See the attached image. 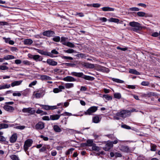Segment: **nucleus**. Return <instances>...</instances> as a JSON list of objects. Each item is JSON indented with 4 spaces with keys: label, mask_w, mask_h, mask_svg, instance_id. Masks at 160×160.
Returning <instances> with one entry per match:
<instances>
[{
    "label": "nucleus",
    "mask_w": 160,
    "mask_h": 160,
    "mask_svg": "<svg viewBox=\"0 0 160 160\" xmlns=\"http://www.w3.org/2000/svg\"><path fill=\"white\" fill-rule=\"evenodd\" d=\"M129 25L132 27V30L136 32H138V31L141 30L142 29L145 28L144 27L142 26L140 23L134 21L130 22Z\"/></svg>",
    "instance_id": "f257e3e1"
},
{
    "label": "nucleus",
    "mask_w": 160,
    "mask_h": 160,
    "mask_svg": "<svg viewBox=\"0 0 160 160\" xmlns=\"http://www.w3.org/2000/svg\"><path fill=\"white\" fill-rule=\"evenodd\" d=\"M71 74L72 75L77 77L79 78H82L85 80L90 81L93 80L94 78L93 77L84 75L82 72H72Z\"/></svg>",
    "instance_id": "f03ea898"
},
{
    "label": "nucleus",
    "mask_w": 160,
    "mask_h": 160,
    "mask_svg": "<svg viewBox=\"0 0 160 160\" xmlns=\"http://www.w3.org/2000/svg\"><path fill=\"white\" fill-rule=\"evenodd\" d=\"M45 91L42 89L38 90L34 92L33 96L36 98H42L44 95Z\"/></svg>",
    "instance_id": "7ed1b4c3"
},
{
    "label": "nucleus",
    "mask_w": 160,
    "mask_h": 160,
    "mask_svg": "<svg viewBox=\"0 0 160 160\" xmlns=\"http://www.w3.org/2000/svg\"><path fill=\"white\" fill-rule=\"evenodd\" d=\"M32 142V140L30 139H28L25 141L24 145V149L25 152H26L28 148L31 146Z\"/></svg>",
    "instance_id": "20e7f679"
},
{
    "label": "nucleus",
    "mask_w": 160,
    "mask_h": 160,
    "mask_svg": "<svg viewBox=\"0 0 160 160\" xmlns=\"http://www.w3.org/2000/svg\"><path fill=\"white\" fill-rule=\"evenodd\" d=\"M97 110V107L96 106L91 107L88 110L84 112V114L87 115H90L93 112H95Z\"/></svg>",
    "instance_id": "39448f33"
},
{
    "label": "nucleus",
    "mask_w": 160,
    "mask_h": 160,
    "mask_svg": "<svg viewBox=\"0 0 160 160\" xmlns=\"http://www.w3.org/2000/svg\"><path fill=\"white\" fill-rule=\"evenodd\" d=\"M22 111L24 113H28L29 114L32 115L35 112L34 110H33L31 108H24L22 109Z\"/></svg>",
    "instance_id": "423d86ee"
},
{
    "label": "nucleus",
    "mask_w": 160,
    "mask_h": 160,
    "mask_svg": "<svg viewBox=\"0 0 160 160\" xmlns=\"http://www.w3.org/2000/svg\"><path fill=\"white\" fill-rule=\"evenodd\" d=\"M38 104L42 107L43 109L47 110H53L57 108V107L56 106H50L46 105H43L42 104Z\"/></svg>",
    "instance_id": "0eeeda50"
},
{
    "label": "nucleus",
    "mask_w": 160,
    "mask_h": 160,
    "mask_svg": "<svg viewBox=\"0 0 160 160\" xmlns=\"http://www.w3.org/2000/svg\"><path fill=\"white\" fill-rule=\"evenodd\" d=\"M112 147V142L108 141L106 142L105 146L103 148V149L106 151H108Z\"/></svg>",
    "instance_id": "6e6552de"
},
{
    "label": "nucleus",
    "mask_w": 160,
    "mask_h": 160,
    "mask_svg": "<svg viewBox=\"0 0 160 160\" xmlns=\"http://www.w3.org/2000/svg\"><path fill=\"white\" fill-rule=\"evenodd\" d=\"M55 34L54 31L51 30H48L44 31L43 32L42 34L44 36L48 37H51L53 36Z\"/></svg>",
    "instance_id": "1a4fd4ad"
},
{
    "label": "nucleus",
    "mask_w": 160,
    "mask_h": 160,
    "mask_svg": "<svg viewBox=\"0 0 160 160\" xmlns=\"http://www.w3.org/2000/svg\"><path fill=\"white\" fill-rule=\"evenodd\" d=\"M44 128V124L42 122H39L35 126V128L38 130H42Z\"/></svg>",
    "instance_id": "9d476101"
},
{
    "label": "nucleus",
    "mask_w": 160,
    "mask_h": 160,
    "mask_svg": "<svg viewBox=\"0 0 160 160\" xmlns=\"http://www.w3.org/2000/svg\"><path fill=\"white\" fill-rule=\"evenodd\" d=\"M29 58L33 59L36 62L41 61L42 60V58L38 55H31V57Z\"/></svg>",
    "instance_id": "9b49d317"
},
{
    "label": "nucleus",
    "mask_w": 160,
    "mask_h": 160,
    "mask_svg": "<svg viewBox=\"0 0 160 160\" xmlns=\"http://www.w3.org/2000/svg\"><path fill=\"white\" fill-rule=\"evenodd\" d=\"M98 70L104 72H109V69L105 67L99 65L98 67Z\"/></svg>",
    "instance_id": "f8f14e48"
},
{
    "label": "nucleus",
    "mask_w": 160,
    "mask_h": 160,
    "mask_svg": "<svg viewBox=\"0 0 160 160\" xmlns=\"http://www.w3.org/2000/svg\"><path fill=\"white\" fill-rule=\"evenodd\" d=\"M65 88V87L60 85L59 86L58 88H54L53 89V92L55 93H58L62 91V90L64 89Z\"/></svg>",
    "instance_id": "ddd939ff"
},
{
    "label": "nucleus",
    "mask_w": 160,
    "mask_h": 160,
    "mask_svg": "<svg viewBox=\"0 0 160 160\" xmlns=\"http://www.w3.org/2000/svg\"><path fill=\"white\" fill-rule=\"evenodd\" d=\"M130 115L129 110H122L121 111V117L125 118Z\"/></svg>",
    "instance_id": "4468645a"
},
{
    "label": "nucleus",
    "mask_w": 160,
    "mask_h": 160,
    "mask_svg": "<svg viewBox=\"0 0 160 160\" xmlns=\"http://www.w3.org/2000/svg\"><path fill=\"white\" fill-rule=\"evenodd\" d=\"M18 136L16 133L13 134L10 137L9 141L11 143L15 142L17 139Z\"/></svg>",
    "instance_id": "2eb2a0df"
},
{
    "label": "nucleus",
    "mask_w": 160,
    "mask_h": 160,
    "mask_svg": "<svg viewBox=\"0 0 160 160\" xmlns=\"http://www.w3.org/2000/svg\"><path fill=\"white\" fill-rule=\"evenodd\" d=\"M3 108L6 111L9 112H12L14 110L13 107L8 105H5L3 107Z\"/></svg>",
    "instance_id": "dca6fc26"
},
{
    "label": "nucleus",
    "mask_w": 160,
    "mask_h": 160,
    "mask_svg": "<svg viewBox=\"0 0 160 160\" xmlns=\"http://www.w3.org/2000/svg\"><path fill=\"white\" fill-rule=\"evenodd\" d=\"M101 118L102 117L100 115L94 116L92 118L93 122L95 123H98L100 121Z\"/></svg>",
    "instance_id": "f3484780"
},
{
    "label": "nucleus",
    "mask_w": 160,
    "mask_h": 160,
    "mask_svg": "<svg viewBox=\"0 0 160 160\" xmlns=\"http://www.w3.org/2000/svg\"><path fill=\"white\" fill-rule=\"evenodd\" d=\"M46 62L48 64L51 66H55L58 64L57 62L53 61L52 59H48Z\"/></svg>",
    "instance_id": "a211bd4d"
},
{
    "label": "nucleus",
    "mask_w": 160,
    "mask_h": 160,
    "mask_svg": "<svg viewBox=\"0 0 160 160\" xmlns=\"http://www.w3.org/2000/svg\"><path fill=\"white\" fill-rule=\"evenodd\" d=\"M63 80L67 82H74L76 81V79L70 76H68L64 78Z\"/></svg>",
    "instance_id": "6ab92c4d"
},
{
    "label": "nucleus",
    "mask_w": 160,
    "mask_h": 160,
    "mask_svg": "<svg viewBox=\"0 0 160 160\" xmlns=\"http://www.w3.org/2000/svg\"><path fill=\"white\" fill-rule=\"evenodd\" d=\"M137 15L141 17H148L150 16L148 14H146L145 12H139L137 13Z\"/></svg>",
    "instance_id": "aec40b11"
},
{
    "label": "nucleus",
    "mask_w": 160,
    "mask_h": 160,
    "mask_svg": "<svg viewBox=\"0 0 160 160\" xmlns=\"http://www.w3.org/2000/svg\"><path fill=\"white\" fill-rule=\"evenodd\" d=\"M102 10L103 11H113L114 9L108 7H104L101 8Z\"/></svg>",
    "instance_id": "412c9836"
},
{
    "label": "nucleus",
    "mask_w": 160,
    "mask_h": 160,
    "mask_svg": "<svg viewBox=\"0 0 160 160\" xmlns=\"http://www.w3.org/2000/svg\"><path fill=\"white\" fill-rule=\"evenodd\" d=\"M22 81L21 80L16 81L11 83V86L14 87L15 86H18L21 84Z\"/></svg>",
    "instance_id": "4be33fe9"
},
{
    "label": "nucleus",
    "mask_w": 160,
    "mask_h": 160,
    "mask_svg": "<svg viewBox=\"0 0 160 160\" xmlns=\"http://www.w3.org/2000/svg\"><path fill=\"white\" fill-rule=\"evenodd\" d=\"M53 129L56 132H59L62 131V129L57 125H54L53 126Z\"/></svg>",
    "instance_id": "5701e85b"
},
{
    "label": "nucleus",
    "mask_w": 160,
    "mask_h": 160,
    "mask_svg": "<svg viewBox=\"0 0 160 160\" xmlns=\"http://www.w3.org/2000/svg\"><path fill=\"white\" fill-rule=\"evenodd\" d=\"M60 115L56 114L51 115L50 119L52 120H55L58 119L60 117Z\"/></svg>",
    "instance_id": "b1692460"
},
{
    "label": "nucleus",
    "mask_w": 160,
    "mask_h": 160,
    "mask_svg": "<svg viewBox=\"0 0 160 160\" xmlns=\"http://www.w3.org/2000/svg\"><path fill=\"white\" fill-rule=\"evenodd\" d=\"M84 66L86 68H93L95 67V65L94 64L88 62L85 63L84 64Z\"/></svg>",
    "instance_id": "393cba45"
},
{
    "label": "nucleus",
    "mask_w": 160,
    "mask_h": 160,
    "mask_svg": "<svg viewBox=\"0 0 160 160\" xmlns=\"http://www.w3.org/2000/svg\"><path fill=\"white\" fill-rule=\"evenodd\" d=\"M24 44L26 45H30L33 43L32 40L30 39H25L24 40Z\"/></svg>",
    "instance_id": "a878e982"
},
{
    "label": "nucleus",
    "mask_w": 160,
    "mask_h": 160,
    "mask_svg": "<svg viewBox=\"0 0 160 160\" xmlns=\"http://www.w3.org/2000/svg\"><path fill=\"white\" fill-rule=\"evenodd\" d=\"M41 79L42 80H49L52 79L51 78L48 76L46 75H42L41 76Z\"/></svg>",
    "instance_id": "bb28decb"
},
{
    "label": "nucleus",
    "mask_w": 160,
    "mask_h": 160,
    "mask_svg": "<svg viewBox=\"0 0 160 160\" xmlns=\"http://www.w3.org/2000/svg\"><path fill=\"white\" fill-rule=\"evenodd\" d=\"M121 150L123 152H128L130 149L127 146H122L121 147Z\"/></svg>",
    "instance_id": "cd10ccee"
},
{
    "label": "nucleus",
    "mask_w": 160,
    "mask_h": 160,
    "mask_svg": "<svg viewBox=\"0 0 160 160\" xmlns=\"http://www.w3.org/2000/svg\"><path fill=\"white\" fill-rule=\"evenodd\" d=\"M10 87L11 85L10 84H6L3 85H0V90L9 88Z\"/></svg>",
    "instance_id": "c85d7f7f"
},
{
    "label": "nucleus",
    "mask_w": 160,
    "mask_h": 160,
    "mask_svg": "<svg viewBox=\"0 0 160 160\" xmlns=\"http://www.w3.org/2000/svg\"><path fill=\"white\" fill-rule=\"evenodd\" d=\"M63 45L70 48H74L75 47V45L73 43L69 42H64L63 43Z\"/></svg>",
    "instance_id": "c756f323"
},
{
    "label": "nucleus",
    "mask_w": 160,
    "mask_h": 160,
    "mask_svg": "<svg viewBox=\"0 0 160 160\" xmlns=\"http://www.w3.org/2000/svg\"><path fill=\"white\" fill-rule=\"evenodd\" d=\"M129 72L130 73L133 74L135 75H139L140 74V73L137 70L133 69H129Z\"/></svg>",
    "instance_id": "7c9ffc66"
},
{
    "label": "nucleus",
    "mask_w": 160,
    "mask_h": 160,
    "mask_svg": "<svg viewBox=\"0 0 160 160\" xmlns=\"http://www.w3.org/2000/svg\"><path fill=\"white\" fill-rule=\"evenodd\" d=\"M102 97L104 98L107 101L111 100L112 99V97L108 94H104L102 96Z\"/></svg>",
    "instance_id": "2f4dec72"
},
{
    "label": "nucleus",
    "mask_w": 160,
    "mask_h": 160,
    "mask_svg": "<svg viewBox=\"0 0 160 160\" xmlns=\"http://www.w3.org/2000/svg\"><path fill=\"white\" fill-rule=\"evenodd\" d=\"M4 59L6 60L12 59L15 58L12 55H8L4 56Z\"/></svg>",
    "instance_id": "473e14b6"
},
{
    "label": "nucleus",
    "mask_w": 160,
    "mask_h": 160,
    "mask_svg": "<svg viewBox=\"0 0 160 160\" xmlns=\"http://www.w3.org/2000/svg\"><path fill=\"white\" fill-rule=\"evenodd\" d=\"M65 87L66 88H70L74 87V84L72 83H67L65 85Z\"/></svg>",
    "instance_id": "72a5a7b5"
},
{
    "label": "nucleus",
    "mask_w": 160,
    "mask_h": 160,
    "mask_svg": "<svg viewBox=\"0 0 160 160\" xmlns=\"http://www.w3.org/2000/svg\"><path fill=\"white\" fill-rule=\"evenodd\" d=\"M8 127V125L7 124L4 123H1L0 124V130L3 128H7Z\"/></svg>",
    "instance_id": "f704fd0d"
},
{
    "label": "nucleus",
    "mask_w": 160,
    "mask_h": 160,
    "mask_svg": "<svg viewBox=\"0 0 160 160\" xmlns=\"http://www.w3.org/2000/svg\"><path fill=\"white\" fill-rule=\"evenodd\" d=\"M93 141L92 140H88L87 141V145L88 146H93Z\"/></svg>",
    "instance_id": "c9c22d12"
},
{
    "label": "nucleus",
    "mask_w": 160,
    "mask_h": 160,
    "mask_svg": "<svg viewBox=\"0 0 160 160\" xmlns=\"http://www.w3.org/2000/svg\"><path fill=\"white\" fill-rule=\"evenodd\" d=\"M92 149L93 150L98 151L100 150V147L96 146L95 144H94L92 147Z\"/></svg>",
    "instance_id": "e433bc0d"
},
{
    "label": "nucleus",
    "mask_w": 160,
    "mask_h": 160,
    "mask_svg": "<svg viewBox=\"0 0 160 160\" xmlns=\"http://www.w3.org/2000/svg\"><path fill=\"white\" fill-rule=\"evenodd\" d=\"M0 141L4 142L5 144H7L8 142L6 141V138L3 136L0 135Z\"/></svg>",
    "instance_id": "4c0bfd02"
},
{
    "label": "nucleus",
    "mask_w": 160,
    "mask_h": 160,
    "mask_svg": "<svg viewBox=\"0 0 160 160\" xmlns=\"http://www.w3.org/2000/svg\"><path fill=\"white\" fill-rule=\"evenodd\" d=\"M151 151H155L156 150V145L152 143L151 144Z\"/></svg>",
    "instance_id": "58836bf2"
},
{
    "label": "nucleus",
    "mask_w": 160,
    "mask_h": 160,
    "mask_svg": "<svg viewBox=\"0 0 160 160\" xmlns=\"http://www.w3.org/2000/svg\"><path fill=\"white\" fill-rule=\"evenodd\" d=\"M10 158L12 160H19L18 157L15 154L11 155Z\"/></svg>",
    "instance_id": "ea45409f"
},
{
    "label": "nucleus",
    "mask_w": 160,
    "mask_h": 160,
    "mask_svg": "<svg viewBox=\"0 0 160 160\" xmlns=\"http://www.w3.org/2000/svg\"><path fill=\"white\" fill-rule=\"evenodd\" d=\"M108 20L110 22H119V19L113 18H110Z\"/></svg>",
    "instance_id": "a19ab883"
},
{
    "label": "nucleus",
    "mask_w": 160,
    "mask_h": 160,
    "mask_svg": "<svg viewBox=\"0 0 160 160\" xmlns=\"http://www.w3.org/2000/svg\"><path fill=\"white\" fill-rule=\"evenodd\" d=\"M52 40L55 42H58L60 41V38L59 36H56L54 37Z\"/></svg>",
    "instance_id": "79ce46f5"
},
{
    "label": "nucleus",
    "mask_w": 160,
    "mask_h": 160,
    "mask_svg": "<svg viewBox=\"0 0 160 160\" xmlns=\"http://www.w3.org/2000/svg\"><path fill=\"white\" fill-rule=\"evenodd\" d=\"M22 63L24 65L30 66L32 64V62L28 60H24L22 62Z\"/></svg>",
    "instance_id": "37998d69"
},
{
    "label": "nucleus",
    "mask_w": 160,
    "mask_h": 160,
    "mask_svg": "<svg viewBox=\"0 0 160 160\" xmlns=\"http://www.w3.org/2000/svg\"><path fill=\"white\" fill-rule=\"evenodd\" d=\"M26 128L25 126L24 125H19L15 127V128L17 129H20L21 130H22Z\"/></svg>",
    "instance_id": "c03bdc74"
},
{
    "label": "nucleus",
    "mask_w": 160,
    "mask_h": 160,
    "mask_svg": "<svg viewBox=\"0 0 160 160\" xmlns=\"http://www.w3.org/2000/svg\"><path fill=\"white\" fill-rule=\"evenodd\" d=\"M39 151L40 152H45L46 153H47V150L45 145H44L42 147V148L39 150Z\"/></svg>",
    "instance_id": "a18cd8bd"
},
{
    "label": "nucleus",
    "mask_w": 160,
    "mask_h": 160,
    "mask_svg": "<svg viewBox=\"0 0 160 160\" xmlns=\"http://www.w3.org/2000/svg\"><path fill=\"white\" fill-rule=\"evenodd\" d=\"M121 127L123 128L127 129H131L130 127L128 126L126 124H122V123Z\"/></svg>",
    "instance_id": "49530a36"
},
{
    "label": "nucleus",
    "mask_w": 160,
    "mask_h": 160,
    "mask_svg": "<svg viewBox=\"0 0 160 160\" xmlns=\"http://www.w3.org/2000/svg\"><path fill=\"white\" fill-rule=\"evenodd\" d=\"M140 10V9L138 8L133 7L129 9L128 10L130 11H138Z\"/></svg>",
    "instance_id": "de8ad7c7"
},
{
    "label": "nucleus",
    "mask_w": 160,
    "mask_h": 160,
    "mask_svg": "<svg viewBox=\"0 0 160 160\" xmlns=\"http://www.w3.org/2000/svg\"><path fill=\"white\" fill-rule=\"evenodd\" d=\"M64 52L66 53H71L74 52V50L71 49H69L68 50H64Z\"/></svg>",
    "instance_id": "09e8293b"
},
{
    "label": "nucleus",
    "mask_w": 160,
    "mask_h": 160,
    "mask_svg": "<svg viewBox=\"0 0 160 160\" xmlns=\"http://www.w3.org/2000/svg\"><path fill=\"white\" fill-rule=\"evenodd\" d=\"M74 150V149L73 148H72L69 149L66 152V155H69L70 153H72V151Z\"/></svg>",
    "instance_id": "8fccbe9b"
},
{
    "label": "nucleus",
    "mask_w": 160,
    "mask_h": 160,
    "mask_svg": "<svg viewBox=\"0 0 160 160\" xmlns=\"http://www.w3.org/2000/svg\"><path fill=\"white\" fill-rule=\"evenodd\" d=\"M61 58L63 59H69L70 60H72L73 59V58L70 57L62 56Z\"/></svg>",
    "instance_id": "3c124183"
},
{
    "label": "nucleus",
    "mask_w": 160,
    "mask_h": 160,
    "mask_svg": "<svg viewBox=\"0 0 160 160\" xmlns=\"http://www.w3.org/2000/svg\"><path fill=\"white\" fill-rule=\"evenodd\" d=\"M37 82L36 80L32 82L29 84V87H32V86L35 85L37 83Z\"/></svg>",
    "instance_id": "603ef678"
},
{
    "label": "nucleus",
    "mask_w": 160,
    "mask_h": 160,
    "mask_svg": "<svg viewBox=\"0 0 160 160\" xmlns=\"http://www.w3.org/2000/svg\"><path fill=\"white\" fill-rule=\"evenodd\" d=\"M67 39V38L64 37H62L61 38V42L62 43V44L63 45V43L64 42H66V39Z\"/></svg>",
    "instance_id": "864d4df0"
},
{
    "label": "nucleus",
    "mask_w": 160,
    "mask_h": 160,
    "mask_svg": "<svg viewBox=\"0 0 160 160\" xmlns=\"http://www.w3.org/2000/svg\"><path fill=\"white\" fill-rule=\"evenodd\" d=\"M12 95L13 96H18V97H20L21 96V94L20 92H15L13 93L12 94Z\"/></svg>",
    "instance_id": "5fc2aeb1"
},
{
    "label": "nucleus",
    "mask_w": 160,
    "mask_h": 160,
    "mask_svg": "<svg viewBox=\"0 0 160 160\" xmlns=\"http://www.w3.org/2000/svg\"><path fill=\"white\" fill-rule=\"evenodd\" d=\"M61 115L71 116L72 115L71 113L65 112L64 113L61 114Z\"/></svg>",
    "instance_id": "6e6d98bb"
},
{
    "label": "nucleus",
    "mask_w": 160,
    "mask_h": 160,
    "mask_svg": "<svg viewBox=\"0 0 160 160\" xmlns=\"http://www.w3.org/2000/svg\"><path fill=\"white\" fill-rule=\"evenodd\" d=\"M8 67L6 66H3V65L0 66V70H8Z\"/></svg>",
    "instance_id": "4d7b16f0"
},
{
    "label": "nucleus",
    "mask_w": 160,
    "mask_h": 160,
    "mask_svg": "<svg viewBox=\"0 0 160 160\" xmlns=\"http://www.w3.org/2000/svg\"><path fill=\"white\" fill-rule=\"evenodd\" d=\"M54 72L55 73H59L61 72V70L59 68H55L53 70Z\"/></svg>",
    "instance_id": "13d9d810"
},
{
    "label": "nucleus",
    "mask_w": 160,
    "mask_h": 160,
    "mask_svg": "<svg viewBox=\"0 0 160 160\" xmlns=\"http://www.w3.org/2000/svg\"><path fill=\"white\" fill-rule=\"evenodd\" d=\"M149 84V83L147 81H143L142 82L141 84L142 86H148Z\"/></svg>",
    "instance_id": "bf43d9fd"
},
{
    "label": "nucleus",
    "mask_w": 160,
    "mask_h": 160,
    "mask_svg": "<svg viewBox=\"0 0 160 160\" xmlns=\"http://www.w3.org/2000/svg\"><path fill=\"white\" fill-rule=\"evenodd\" d=\"M120 113H118L117 115L114 116V119L119 120L120 118Z\"/></svg>",
    "instance_id": "052dcab7"
},
{
    "label": "nucleus",
    "mask_w": 160,
    "mask_h": 160,
    "mask_svg": "<svg viewBox=\"0 0 160 160\" xmlns=\"http://www.w3.org/2000/svg\"><path fill=\"white\" fill-rule=\"evenodd\" d=\"M92 7L94 8H99L101 6V5L98 3H93L92 4Z\"/></svg>",
    "instance_id": "680f3d73"
},
{
    "label": "nucleus",
    "mask_w": 160,
    "mask_h": 160,
    "mask_svg": "<svg viewBox=\"0 0 160 160\" xmlns=\"http://www.w3.org/2000/svg\"><path fill=\"white\" fill-rule=\"evenodd\" d=\"M40 137L42 138L43 140L45 141H47L48 140V137H45L43 135H41L40 136Z\"/></svg>",
    "instance_id": "e2e57ef3"
},
{
    "label": "nucleus",
    "mask_w": 160,
    "mask_h": 160,
    "mask_svg": "<svg viewBox=\"0 0 160 160\" xmlns=\"http://www.w3.org/2000/svg\"><path fill=\"white\" fill-rule=\"evenodd\" d=\"M114 97L116 98H120V95L118 93H115L114 95Z\"/></svg>",
    "instance_id": "0e129e2a"
},
{
    "label": "nucleus",
    "mask_w": 160,
    "mask_h": 160,
    "mask_svg": "<svg viewBox=\"0 0 160 160\" xmlns=\"http://www.w3.org/2000/svg\"><path fill=\"white\" fill-rule=\"evenodd\" d=\"M75 16L79 15V16L80 17H83L84 16V14L83 13L80 12V13H78L77 12L75 14Z\"/></svg>",
    "instance_id": "69168bd1"
},
{
    "label": "nucleus",
    "mask_w": 160,
    "mask_h": 160,
    "mask_svg": "<svg viewBox=\"0 0 160 160\" xmlns=\"http://www.w3.org/2000/svg\"><path fill=\"white\" fill-rule=\"evenodd\" d=\"M42 119L44 120H47V121H48V120H50V118H49V117L48 116H43L42 118Z\"/></svg>",
    "instance_id": "338daca9"
},
{
    "label": "nucleus",
    "mask_w": 160,
    "mask_h": 160,
    "mask_svg": "<svg viewBox=\"0 0 160 160\" xmlns=\"http://www.w3.org/2000/svg\"><path fill=\"white\" fill-rule=\"evenodd\" d=\"M51 155L53 156H55L57 154V152L55 150H53L51 152Z\"/></svg>",
    "instance_id": "774afa93"
}]
</instances>
